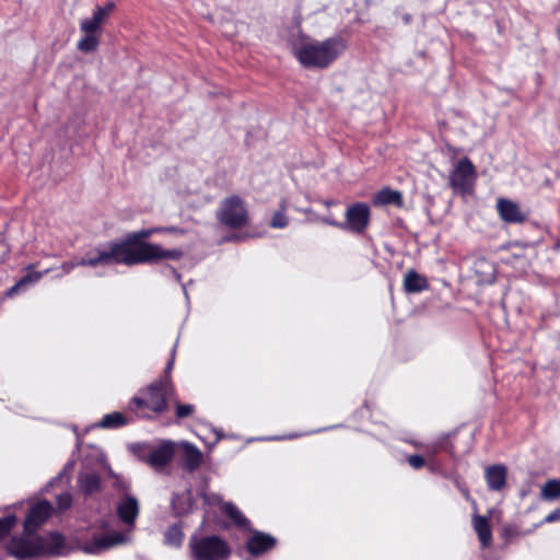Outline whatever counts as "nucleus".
<instances>
[{"instance_id":"obj_1","label":"nucleus","mask_w":560,"mask_h":560,"mask_svg":"<svg viewBox=\"0 0 560 560\" xmlns=\"http://www.w3.org/2000/svg\"><path fill=\"white\" fill-rule=\"evenodd\" d=\"M158 232L159 228L141 229L126 234L120 241L104 244L110 264L135 266L155 264L163 259L179 260L184 255L182 249H165L159 244L145 242Z\"/></svg>"},{"instance_id":"obj_2","label":"nucleus","mask_w":560,"mask_h":560,"mask_svg":"<svg viewBox=\"0 0 560 560\" xmlns=\"http://www.w3.org/2000/svg\"><path fill=\"white\" fill-rule=\"evenodd\" d=\"M347 49L343 37L336 35L322 42L310 40L294 47V56L306 69H326Z\"/></svg>"},{"instance_id":"obj_3","label":"nucleus","mask_w":560,"mask_h":560,"mask_svg":"<svg viewBox=\"0 0 560 560\" xmlns=\"http://www.w3.org/2000/svg\"><path fill=\"white\" fill-rule=\"evenodd\" d=\"M188 546L192 560H228L232 552L229 544L219 535L202 537L194 535Z\"/></svg>"},{"instance_id":"obj_4","label":"nucleus","mask_w":560,"mask_h":560,"mask_svg":"<svg viewBox=\"0 0 560 560\" xmlns=\"http://www.w3.org/2000/svg\"><path fill=\"white\" fill-rule=\"evenodd\" d=\"M215 218L222 225L234 230L248 224L245 202L237 195H231L220 202Z\"/></svg>"},{"instance_id":"obj_5","label":"nucleus","mask_w":560,"mask_h":560,"mask_svg":"<svg viewBox=\"0 0 560 560\" xmlns=\"http://www.w3.org/2000/svg\"><path fill=\"white\" fill-rule=\"evenodd\" d=\"M147 408L156 413H162L167 409V398L173 395L174 387L168 377H161L147 387Z\"/></svg>"},{"instance_id":"obj_6","label":"nucleus","mask_w":560,"mask_h":560,"mask_svg":"<svg viewBox=\"0 0 560 560\" xmlns=\"http://www.w3.org/2000/svg\"><path fill=\"white\" fill-rule=\"evenodd\" d=\"M476 178V168L468 158L460 159L450 175V186L462 194L470 190Z\"/></svg>"},{"instance_id":"obj_7","label":"nucleus","mask_w":560,"mask_h":560,"mask_svg":"<svg viewBox=\"0 0 560 560\" xmlns=\"http://www.w3.org/2000/svg\"><path fill=\"white\" fill-rule=\"evenodd\" d=\"M371 210L364 202H355L347 208L346 221L342 222L345 231L363 234L370 224Z\"/></svg>"},{"instance_id":"obj_8","label":"nucleus","mask_w":560,"mask_h":560,"mask_svg":"<svg viewBox=\"0 0 560 560\" xmlns=\"http://www.w3.org/2000/svg\"><path fill=\"white\" fill-rule=\"evenodd\" d=\"M110 260L107 256V253L104 248V245H98L85 253L83 257H81L79 260H72V261H65L61 265L62 273L68 275L70 273L75 267L82 266H89V267H97V266H110Z\"/></svg>"},{"instance_id":"obj_9","label":"nucleus","mask_w":560,"mask_h":560,"mask_svg":"<svg viewBox=\"0 0 560 560\" xmlns=\"http://www.w3.org/2000/svg\"><path fill=\"white\" fill-rule=\"evenodd\" d=\"M127 540V536L120 532L98 535L81 545L80 550L88 555H96L114 546L125 544Z\"/></svg>"},{"instance_id":"obj_10","label":"nucleus","mask_w":560,"mask_h":560,"mask_svg":"<svg viewBox=\"0 0 560 560\" xmlns=\"http://www.w3.org/2000/svg\"><path fill=\"white\" fill-rule=\"evenodd\" d=\"M36 539L39 546V557H60L69 553L65 537L58 532H51L45 536H36Z\"/></svg>"},{"instance_id":"obj_11","label":"nucleus","mask_w":560,"mask_h":560,"mask_svg":"<svg viewBox=\"0 0 560 560\" xmlns=\"http://www.w3.org/2000/svg\"><path fill=\"white\" fill-rule=\"evenodd\" d=\"M52 505L47 500L39 501L33 504L24 520V530L27 534L35 533L40 525H43L51 515Z\"/></svg>"},{"instance_id":"obj_12","label":"nucleus","mask_w":560,"mask_h":560,"mask_svg":"<svg viewBox=\"0 0 560 560\" xmlns=\"http://www.w3.org/2000/svg\"><path fill=\"white\" fill-rule=\"evenodd\" d=\"M276 545L277 539L270 534L252 530V535L248 537L245 548L250 556L258 557L273 549Z\"/></svg>"},{"instance_id":"obj_13","label":"nucleus","mask_w":560,"mask_h":560,"mask_svg":"<svg viewBox=\"0 0 560 560\" xmlns=\"http://www.w3.org/2000/svg\"><path fill=\"white\" fill-rule=\"evenodd\" d=\"M7 549L10 556L20 560L39 557V546L36 537L34 539L13 538Z\"/></svg>"},{"instance_id":"obj_14","label":"nucleus","mask_w":560,"mask_h":560,"mask_svg":"<svg viewBox=\"0 0 560 560\" xmlns=\"http://www.w3.org/2000/svg\"><path fill=\"white\" fill-rule=\"evenodd\" d=\"M173 457V442L162 441L159 445H152L149 466L156 471H161L172 462Z\"/></svg>"},{"instance_id":"obj_15","label":"nucleus","mask_w":560,"mask_h":560,"mask_svg":"<svg viewBox=\"0 0 560 560\" xmlns=\"http://www.w3.org/2000/svg\"><path fill=\"white\" fill-rule=\"evenodd\" d=\"M139 501L135 495L124 494L117 502V516L125 525L133 526L139 515Z\"/></svg>"},{"instance_id":"obj_16","label":"nucleus","mask_w":560,"mask_h":560,"mask_svg":"<svg viewBox=\"0 0 560 560\" xmlns=\"http://www.w3.org/2000/svg\"><path fill=\"white\" fill-rule=\"evenodd\" d=\"M77 487L84 498H90L102 491V479L95 471H81L77 478Z\"/></svg>"},{"instance_id":"obj_17","label":"nucleus","mask_w":560,"mask_h":560,"mask_svg":"<svg viewBox=\"0 0 560 560\" xmlns=\"http://www.w3.org/2000/svg\"><path fill=\"white\" fill-rule=\"evenodd\" d=\"M497 209L501 219L506 223H522L526 220V215L521 211L518 205L512 200L500 198Z\"/></svg>"},{"instance_id":"obj_18","label":"nucleus","mask_w":560,"mask_h":560,"mask_svg":"<svg viewBox=\"0 0 560 560\" xmlns=\"http://www.w3.org/2000/svg\"><path fill=\"white\" fill-rule=\"evenodd\" d=\"M506 467L504 465H490L485 470V479L488 489L491 491H501L506 483Z\"/></svg>"},{"instance_id":"obj_19","label":"nucleus","mask_w":560,"mask_h":560,"mask_svg":"<svg viewBox=\"0 0 560 560\" xmlns=\"http://www.w3.org/2000/svg\"><path fill=\"white\" fill-rule=\"evenodd\" d=\"M171 503L173 512L177 517L189 514L194 508L191 490L187 489L180 493H174Z\"/></svg>"},{"instance_id":"obj_20","label":"nucleus","mask_w":560,"mask_h":560,"mask_svg":"<svg viewBox=\"0 0 560 560\" xmlns=\"http://www.w3.org/2000/svg\"><path fill=\"white\" fill-rule=\"evenodd\" d=\"M202 462L201 451L188 442L184 443V455L180 462V466L188 472H194Z\"/></svg>"},{"instance_id":"obj_21","label":"nucleus","mask_w":560,"mask_h":560,"mask_svg":"<svg viewBox=\"0 0 560 560\" xmlns=\"http://www.w3.org/2000/svg\"><path fill=\"white\" fill-rule=\"evenodd\" d=\"M429 288L425 277L411 269L407 271L404 279V289L407 293H420Z\"/></svg>"},{"instance_id":"obj_22","label":"nucleus","mask_w":560,"mask_h":560,"mask_svg":"<svg viewBox=\"0 0 560 560\" xmlns=\"http://www.w3.org/2000/svg\"><path fill=\"white\" fill-rule=\"evenodd\" d=\"M404 203L402 195L398 190H393L388 187L382 188L373 197L374 206H388L395 205L401 207Z\"/></svg>"},{"instance_id":"obj_23","label":"nucleus","mask_w":560,"mask_h":560,"mask_svg":"<svg viewBox=\"0 0 560 560\" xmlns=\"http://www.w3.org/2000/svg\"><path fill=\"white\" fill-rule=\"evenodd\" d=\"M472 525L474 529L478 535L481 546L483 548L489 547L492 541V533L489 520L482 515H474Z\"/></svg>"},{"instance_id":"obj_24","label":"nucleus","mask_w":560,"mask_h":560,"mask_svg":"<svg viewBox=\"0 0 560 560\" xmlns=\"http://www.w3.org/2000/svg\"><path fill=\"white\" fill-rule=\"evenodd\" d=\"M106 20L107 19L104 16V13L101 10V5H96L93 10L92 18L81 21L80 30L83 33H96Z\"/></svg>"},{"instance_id":"obj_25","label":"nucleus","mask_w":560,"mask_h":560,"mask_svg":"<svg viewBox=\"0 0 560 560\" xmlns=\"http://www.w3.org/2000/svg\"><path fill=\"white\" fill-rule=\"evenodd\" d=\"M42 272H28L23 276L14 285H12L5 293L7 296L12 298L18 293L25 291L31 284L36 283L42 278Z\"/></svg>"},{"instance_id":"obj_26","label":"nucleus","mask_w":560,"mask_h":560,"mask_svg":"<svg viewBox=\"0 0 560 560\" xmlns=\"http://www.w3.org/2000/svg\"><path fill=\"white\" fill-rule=\"evenodd\" d=\"M128 423L127 418L118 411L105 415L97 423V427L103 429H118Z\"/></svg>"},{"instance_id":"obj_27","label":"nucleus","mask_w":560,"mask_h":560,"mask_svg":"<svg viewBox=\"0 0 560 560\" xmlns=\"http://www.w3.org/2000/svg\"><path fill=\"white\" fill-rule=\"evenodd\" d=\"M223 512L237 527L247 528L249 526V521L242 514L234 503L226 502L223 505Z\"/></svg>"},{"instance_id":"obj_28","label":"nucleus","mask_w":560,"mask_h":560,"mask_svg":"<svg viewBox=\"0 0 560 560\" xmlns=\"http://www.w3.org/2000/svg\"><path fill=\"white\" fill-rule=\"evenodd\" d=\"M540 498L545 501L560 498V479L547 480L540 490Z\"/></svg>"},{"instance_id":"obj_29","label":"nucleus","mask_w":560,"mask_h":560,"mask_svg":"<svg viewBox=\"0 0 560 560\" xmlns=\"http://www.w3.org/2000/svg\"><path fill=\"white\" fill-rule=\"evenodd\" d=\"M152 445L149 442H137L129 445V451L142 463L149 465Z\"/></svg>"},{"instance_id":"obj_30","label":"nucleus","mask_w":560,"mask_h":560,"mask_svg":"<svg viewBox=\"0 0 560 560\" xmlns=\"http://www.w3.org/2000/svg\"><path fill=\"white\" fill-rule=\"evenodd\" d=\"M184 533L180 523L174 524L167 528L164 535L165 544L173 547H180L183 544Z\"/></svg>"},{"instance_id":"obj_31","label":"nucleus","mask_w":560,"mask_h":560,"mask_svg":"<svg viewBox=\"0 0 560 560\" xmlns=\"http://www.w3.org/2000/svg\"><path fill=\"white\" fill-rule=\"evenodd\" d=\"M85 36L78 43V49L83 52H92L97 48L98 39L94 35L95 33H84Z\"/></svg>"},{"instance_id":"obj_32","label":"nucleus","mask_w":560,"mask_h":560,"mask_svg":"<svg viewBox=\"0 0 560 560\" xmlns=\"http://www.w3.org/2000/svg\"><path fill=\"white\" fill-rule=\"evenodd\" d=\"M109 476L114 479L113 487L115 490L124 492V494H129L131 489L130 481L125 479L122 476L115 474L112 469H109Z\"/></svg>"},{"instance_id":"obj_33","label":"nucleus","mask_w":560,"mask_h":560,"mask_svg":"<svg viewBox=\"0 0 560 560\" xmlns=\"http://www.w3.org/2000/svg\"><path fill=\"white\" fill-rule=\"evenodd\" d=\"M285 207L282 206L280 210L276 211L271 218L270 226L273 229H283L288 226L289 220L284 213Z\"/></svg>"},{"instance_id":"obj_34","label":"nucleus","mask_w":560,"mask_h":560,"mask_svg":"<svg viewBox=\"0 0 560 560\" xmlns=\"http://www.w3.org/2000/svg\"><path fill=\"white\" fill-rule=\"evenodd\" d=\"M15 523H16V517L13 514L1 517L0 518V538H3L7 535H9L11 529L14 527Z\"/></svg>"},{"instance_id":"obj_35","label":"nucleus","mask_w":560,"mask_h":560,"mask_svg":"<svg viewBox=\"0 0 560 560\" xmlns=\"http://www.w3.org/2000/svg\"><path fill=\"white\" fill-rule=\"evenodd\" d=\"M72 495L70 492H62L57 495L56 505L59 512L69 510L72 505Z\"/></svg>"},{"instance_id":"obj_36","label":"nucleus","mask_w":560,"mask_h":560,"mask_svg":"<svg viewBox=\"0 0 560 560\" xmlns=\"http://www.w3.org/2000/svg\"><path fill=\"white\" fill-rule=\"evenodd\" d=\"M195 410V406L190 404H177L176 405V416L179 419L186 418L190 416Z\"/></svg>"},{"instance_id":"obj_37","label":"nucleus","mask_w":560,"mask_h":560,"mask_svg":"<svg viewBox=\"0 0 560 560\" xmlns=\"http://www.w3.org/2000/svg\"><path fill=\"white\" fill-rule=\"evenodd\" d=\"M407 460H408L409 465L413 469H420L425 464L424 458L421 455H418V454H413V455L408 456Z\"/></svg>"},{"instance_id":"obj_38","label":"nucleus","mask_w":560,"mask_h":560,"mask_svg":"<svg viewBox=\"0 0 560 560\" xmlns=\"http://www.w3.org/2000/svg\"><path fill=\"white\" fill-rule=\"evenodd\" d=\"M75 465V460L70 458L61 469L60 474L65 477V482L68 483L70 481V474L73 470Z\"/></svg>"},{"instance_id":"obj_39","label":"nucleus","mask_w":560,"mask_h":560,"mask_svg":"<svg viewBox=\"0 0 560 560\" xmlns=\"http://www.w3.org/2000/svg\"><path fill=\"white\" fill-rule=\"evenodd\" d=\"M148 400L142 397H133L129 404V409L131 411H137L142 407H147Z\"/></svg>"},{"instance_id":"obj_40","label":"nucleus","mask_w":560,"mask_h":560,"mask_svg":"<svg viewBox=\"0 0 560 560\" xmlns=\"http://www.w3.org/2000/svg\"><path fill=\"white\" fill-rule=\"evenodd\" d=\"M453 483L455 487L465 495L466 499L469 498V490L464 485L462 478L459 476H452Z\"/></svg>"},{"instance_id":"obj_41","label":"nucleus","mask_w":560,"mask_h":560,"mask_svg":"<svg viewBox=\"0 0 560 560\" xmlns=\"http://www.w3.org/2000/svg\"><path fill=\"white\" fill-rule=\"evenodd\" d=\"M175 352H176V345H174V347L172 348V351H171V358L164 369V377H168L171 380V371L173 370V366H174V361H175Z\"/></svg>"},{"instance_id":"obj_42","label":"nucleus","mask_w":560,"mask_h":560,"mask_svg":"<svg viewBox=\"0 0 560 560\" xmlns=\"http://www.w3.org/2000/svg\"><path fill=\"white\" fill-rule=\"evenodd\" d=\"M560 521V505L551 511L541 523H555Z\"/></svg>"},{"instance_id":"obj_43","label":"nucleus","mask_w":560,"mask_h":560,"mask_svg":"<svg viewBox=\"0 0 560 560\" xmlns=\"http://www.w3.org/2000/svg\"><path fill=\"white\" fill-rule=\"evenodd\" d=\"M115 7L116 5H115L114 1H107L104 5H101V10L104 13V16L106 19L109 18V15L114 11Z\"/></svg>"},{"instance_id":"obj_44","label":"nucleus","mask_w":560,"mask_h":560,"mask_svg":"<svg viewBox=\"0 0 560 560\" xmlns=\"http://www.w3.org/2000/svg\"><path fill=\"white\" fill-rule=\"evenodd\" d=\"M159 229H160V232H164V233H173V234H178V235H183L185 233V230L182 228H178V226H164V228H159Z\"/></svg>"},{"instance_id":"obj_45","label":"nucleus","mask_w":560,"mask_h":560,"mask_svg":"<svg viewBox=\"0 0 560 560\" xmlns=\"http://www.w3.org/2000/svg\"><path fill=\"white\" fill-rule=\"evenodd\" d=\"M323 221L328 225H331V226H335V228H338V229H341L345 231V225H342V222L336 221L335 219L328 218V217L324 218Z\"/></svg>"},{"instance_id":"obj_46","label":"nucleus","mask_w":560,"mask_h":560,"mask_svg":"<svg viewBox=\"0 0 560 560\" xmlns=\"http://www.w3.org/2000/svg\"><path fill=\"white\" fill-rule=\"evenodd\" d=\"M65 481V477L59 472L48 483L49 487H57L60 482Z\"/></svg>"},{"instance_id":"obj_47","label":"nucleus","mask_w":560,"mask_h":560,"mask_svg":"<svg viewBox=\"0 0 560 560\" xmlns=\"http://www.w3.org/2000/svg\"><path fill=\"white\" fill-rule=\"evenodd\" d=\"M166 269L172 273L174 275V277L176 278L177 281H180L182 279V276L180 273L172 266H166Z\"/></svg>"},{"instance_id":"obj_48","label":"nucleus","mask_w":560,"mask_h":560,"mask_svg":"<svg viewBox=\"0 0 560 560\" xmlns=\"http://www.w3.org/2000/svg\"><path fill=\"white\" fill-rule=\"evenodd\" d=\"M410 20H411V16H410L409 14H406V15L404 16V21H405V23H409V22H410Z\"/></svg>"},{"instance_id":"obj_49","label":"nucleus","mask_w":560,"mask_h":560,"mask_svg":"<svg viewBox=\"0 0 560 560\" xmlns=\"http://www.w3.org/2000/svg\"><path fill=\"white\" fill-rule=\"evenodd\" d=\"M234 238H237V237L236 236L226 237V241H231V240H234Z\"/></svg>"},{"instance_id":"obj_50","label":"nucleus","mask_w":560,"mask_h":560,"mask_svg":"<svg viewBox=\"0 0 560 560\" xmlns=\"http://www.w3.org/2000/svg\"><path fill=\"white\" fill-rule=\"evenodd\" d=\"M558 38H559V40H560V30L558 31Z\"/></svg>"},{"instance_id":"obj_51","label":"nucleus","mask_w":560,"mask_h":560,"mask_svg":"<svg viewBox=\"0 0 560 560\" xmlns=\"http://www.w3.org/2000/svg\"><path fill=\"white\" fill-rule=\"evenodd\" d=\"M0 560H2V559H0Z\"/></svg>"}]
</instances>
